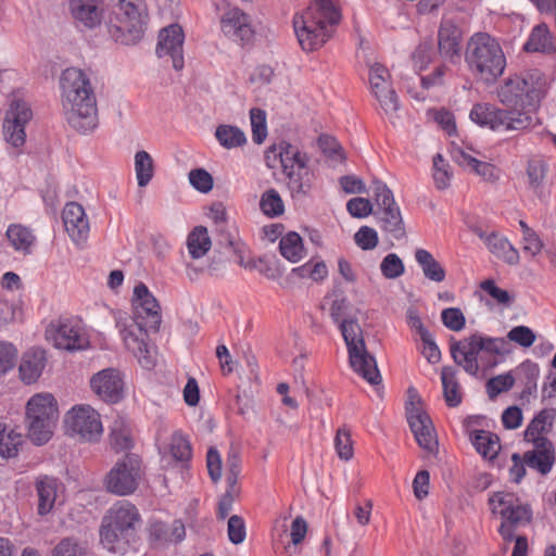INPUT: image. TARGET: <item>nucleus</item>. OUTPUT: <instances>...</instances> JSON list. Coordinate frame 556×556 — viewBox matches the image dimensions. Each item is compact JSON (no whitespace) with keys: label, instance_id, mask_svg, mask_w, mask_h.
<instances>
[{"label":"nucleus","instance_id":"1","mask_svg":"<svg viewBox=\"0 0 556 556\" xmlns=\"http://www.w3.org/2000/svg\"><path fill=\"white\" fill-rule=\"evenodd\" d=\"M134 316L132 324L122 329L126 348L134 353L144 368L154 366L147 343L148 332L160 330L162 314L157 300L149 291L143 282H139L134 289Z\"/></svg>","mask_w":556,"mask_h":556},{"label":"nucleus","instance_id":"2","mask_svg":"<svg viewBox=\"0 0 556 556\" xmlns=\"http://www.w3.org/2000/svg\"><path fill=\"white\" fill-rule=\"evenodd\" d=\"M60 86L64 101L70 105L68 124L81 134L92 131L98 125L97 99L86 73L76 67L62 72Z\"/></svg>","mask_w":556,"mask_h":556},{"label":"nucleus","instance_id":"3","mask_svg":"<svg viewBox=\"0 0 556 556\" xmlns=\"http://www.w3.org/2000/svg\"><path fill=\"white\" fill-rule=\"evenodd\" d=\"M341 21L340 11L331 0H314L302 14L293 18V27L301 48L315 51L333 35V27Z\"/></svg>","mask_w":556,"mask_h":556},{"label":"nucleus","instance_id":"4","mask_svg":"<svg viewBox=\"0 0 556 556\" xmlns=\"http://www.w3.org/2000/svg\"><path fill=\"white\" fill-rule=\"evenodd\" d=\"M465 61L470 73L485 85H493L506 67V56L497 39L481 31L467 41Z\"/></svg>","mask_w":556,"mask_h":556},{"label":"nucleus","instance_id":"5","mask_svg":"<svg viewBox=\"0 0 556 556\" xmlns=\"http://www.w3.org/2000/svg\"><path fill=\"white\" fill-rule=\"evenodd\" d=\"M141 521L137 507L129 501H117L102 518L100 540L113 553H123L134 541L136 526Z\"/></svg>","mask_w":556,"mask_h":556},{"label":"nucleus","instance_id":"6","mask_svg":"<svg viewBox=\"0 0 556 556\" xmlns=\"http://www.w3.org/2000/svg\"><path fill=\"white\" fill-rule=\"evenodd\" d=\"M149 13L146 0H119V12L110 18V36L125 46L139 42L148 28Z\"/></svg>","mask_w":556,"mask_h":556},{"label":"nucleus","instance_id":"7","mask_svg":"<svg viewBox=\"0 0 556 556\" xmlns=\"http://www.w3.org/2000/svg\"><path fill=\"white\" fill-rule=\"evenodd\" d=\"M342 337L348 348L351 367L370 384H378L381 376L376 358L367 351L363 330L355 317L343 318L339 323Z\"/></svg>","mask_w":556,"mask_h":556},{"label":"nucleus","instance_id":"8","mask_svg":"<svg viewBox=\"0 0 556 556\" xmlns=\"http://www.w3.org/2000/svg\"><path fill=\"white\" fill-rule=\"evenodd\" d=\"M59 417L58 403L50 393L35 394L26 405V424L29 439L37 445L47 443Z\"/></svg>","mask_w":556,"mask_h":556},{"label":"nucleus","instance_id":"9","mask_svg":"<svg viewBox=\"0 0 556 556\" xmlns=\"http://www.w3.org/2000/svg\"><path fill=\"white\" fill-rule=\"evenodd\" d=\"M472 122L492 130H523L535 124L536 117L529 112L496 108L490 103H477L470 111Z\"/></svg>","mask_w":556,"mask_h":556},{"label":"nucleus","instance_id":"10","mask_svg":"<svg viewBox=\"0 0 556 556\" xmlns=\"http://www.w3.org/2000/svg\"><path fill=\"white\" fill-rule=\"evenodd\" d=\"M142 476L141 457L136 453H126L106 473L104 485L109 493L127 496L138 489Z\"/></svg>","mask_w":556,"mask_h":556},{"label":"nucleus","instance_id":"11","mask_svg":"<svg viewBox=\"0 0 556 556\" xmlns=\"http://www.w3.org/2000/svg\"><path fill=\"white\" fill-rule=\"evenodd\" d=\"M489 506L493 514H498L504 525L519 528L532 520V509L522 503L514 493L495 492L489 497Z\"/></svg>","mask_w":556,"mask_h":556},{"label":"nucleus","instance_id":"12","mask_svg":"<svg viewBox=\"0 0 556 556\" xmlns=\"http://www.w3.org/2000/svg\"><path fill=\"white\" fill-rule=\"evenodd\" d=\"M65 424L72 434L87 442H98L103 432L100 414L89 405L73 407L65 416Z\"/></svg>","mask_w":556,"mask_h":556},{"label":"nucleus","instance_id":"13","mask_svg":"<svg viewBox=\"0 0 556 556\" xmlns=\"http://www.w3.org/2000/svg\"><path fill=\"white\" fill-rule=\"evenodd\" d=\"M33 113L27 102L20 99L11 101L3 122V135L8 143L15 148L25 143V125Z\"/></svg>","mask_w":556,"mask_h":556},{"label":"nucleus","instance_id":"14","mask_svg":"<svg viewBox=\"0 0 556 556\" xmlns=\"http://www.w3.org/2000/svg\"><path fill=\"white\" fill-rule=\"evenodd\" d=\"M220 28L227 38L242 47L251 45L255 37L251 16L238 7L229 8L222 15Z\"/></svg>","mask_w":556,"mask_h":556},{"label":"nucleus","instance_id":"15","mask_svg":"<svg viewBox=\"0 0 556 556\" xmlns=\"http://www.w3.org/2000/svg\"><path fill=\"white\" fill-rule=\"evenodd\" d=\"M67 7L75 26L79 29L94 30L105 17L104 0H67Z\"/></svg>","mask_w":556,"mask_h":556},{"label":"nucleus","instance_id":"16","mask_svg":"<svg viewBox=\"0 0 556 556\" xmlns=\"http://www.w3.org/2000/svg\"><path fill=\"white\" fill-rule=\"evenodd\" d=\"M407 421L418 445L433 453L438 450V439L432 420L421 408L414 405L412 401L406 407Z\"/></svg>","mask_w":556,"mask_h":556},{"label":"nucleus","instance_id":"17","mask_svg":"<svg viewBox=\"0 0 556 556\" xmlns=\"http://www.w3.org/2000/svg\"><path fill=\"white\" fill-rule=\"evenodd\" d=\"M90 387L105 403L115 404L124 397V380L115 368H105L94 374L90 379Z\"/></svg>","mask_w":556,"mask_h":556},{"label":"nucleus","instance_id":"18","mask_svg":"<svg viewBox=\"0 0 556 556\" xmlns=\"http://www.w3.org/2000/svg\"><path fill=\"white\" fill-rule=\"evenodd\" d=\"M184 40L185 34L182 27L178 24H172L160 30L155 52L159 58L170 56L173 67L180 71L184 67Z\"/></svg>","mask_w":556,"mask_h":556},{"label":"nucleus","instance_id":"19","mask_svg":"<svg viewBox=\"0 0 556 556\" xmlns=\"http://www.w3.org/2000/svg\"><path fill=\"white\" fill-rule=\"evenodd\" d=\"M477 338L478 332L463 340L452 338L450 343L453 361L471 376H477L480 368L478 356L482 352V344Z\"/></svg>","mask_w":556,"mask_h":556},{"label":"nucleus","instance_id":"20","mask_svg":"<svg viewBox=\"0 0 556 556\" xmlns=\"http://www.w3.org/2000/svg\"><path fill=\"white\" fill-rule=\"evenodd\" d=\"M463 31L453 20L442 18L438 31V49L440 55L453 63L462 56Z\"/></svg>","mask_w":556,"mask_h":556},{"label":"nucleus","instance_id":"21","mask_svg":"<svg viewBox=\"0 0 556 556\" xmlns=\"http://www.w3.org/2000/svg\"><path fill=\"white\" fill-rule=\"evenodd\" d=\"M62 219L66 232L75 243L78 244L87 240L89 222L83 205L77 202L67 203L63 210Z\"/></svg>","mask_w":556,"mask_h":556},{"label":"nucleus","instance_id":"22","mask_svg":"<svg viewBox=\"0 0 556 556\" xmlns=\"http://www.w3.org/2000/svg\"><path fill=\"white\" fill-rule=\"evenodd\" d=\"M532 444L534 448L525 453V462L529 468L546 476L555 464V447L549 439H536Z\"/></svg>","mask_w":556,"mask_h":556},{"label":"nucleus","instance_id":"23","mask_svg":"<svg viewBox=\"0 0 556 556\" xmlns=\"http://www.w3.org/2000/svg\"><path fill=\"white\" fill-rule=\"evenodd\" d=\"M475 233L485 243L489 251L497 258L509 265H517L519 263V252L506 237L496 231L486 233L481 228L475 229Z\"/></svg>","mask_w":556,"mask_h":556},{"label":"nucleus","instance_id":"24","mask_svg":"<svg viewBox=\"0 0 556 556\" xmlns=\"http://www.w3.org/2000/svg\"><path fill=\"white\" fill-rule=\"evenodd\" d=\"M516 75L526 93V105L536 109L546 92L547 81L544 73L538 68H532Z\"/></svg>","mask_w":556,"mask_h":556},{"label":"nucleus","instance_id":"25","mask_svg":"<svg viewBox=\"0 0 556 556\" xmlns=\"http://www.w3.org/2000/svg\"><path fill=\"white\" fill-rule=\"evenodd\" d=\"M47 365L46 352L41 349H30L22 356L18 371L21 380L26 384L36 382Z\"/></svg>","mask_w":556,"mask_h":556},{"label":"nucleus","instance_id":"26","mask_svg":"<svg viewBox=\"0 0 556 556\" xmlns=\"http://www.w3.org/2000/svg\"><path fill=\"white\" fill-rule=\"evenodd\" d=\"M61 486L62 483L54 477L40 476L36 479L35 488L38 495V515L46 516L51 513Z\"/></svg>","mask_w":556,"mask_h":556},{"label":"nucleus","instance_id":"27","mask_svg":"<svg viewBox=\"0 0 556 556\" xmlns=\"http://www.w3.org/2000/svg\"><path fill=\"white\" fill-rule=\"evenodd\" d=\"M54 340L56 348L67 351L83 350L89 343L81 328L71 321L59 325Z\"/></svg>","mask_w":556,"mask_h":556},{"label":"nucleus","instance_id":"28","mask_svg":"<svg viewBox=\"0 0 556 556\" xmlns=\"http://www.w3.org/2000/svg\"><path fill=\"white\" fill-rule=\"evenodd\" d=\"M522 88L523 87H521L519 78L515 74L508 77L501 86L498 90V98L503 104L507 106L521 108V110H518L519 112H529L535 117L533 113L535 109L526 105V93Z\"/></svg>","mask_w":556,"mask_h":556},{"label":"nucleus","instance_id":"29","mask_svg":"<svg viewBox=\"0 0 556 556\" xmlns=\"http://www.w3.org/2000/svg\"><path fill=\"white\" fill-rule=\"evenodd\" d=\"M523 50L547 55L556 53L554 35L545 23H540L532 28L528 40L523 45Z\"/></svg>","mask_w":556,"mask_h":556},{"label":"nucleus","instance_id":"30","mask_svg":"<svg viewBox=\"0 0 556 556\" xmlns=\"http://www.w3.org/2000/svg\"><path fill=\"white\" fill-rule=\"evenodd\" d=\"M372 214L380 229L391 239L402 240L406 237L405 224L399 206L386 208L384 211H375Z\"/></svg>","mask_w":556,"mask_h":556},{"label":"nucleus","instance_id":"31","mask_svg":"<svg viewBox=\"0 0 556 556\" xmlns=\"http://www.w3.org/2000/svg\"><path fill=\"white\" fill-rule=\"evenodd\" d=\"M453 159L459 166L471 168L485 181L494 182L498 179V170L493 164L479 161L460 149L453 151Z\"/></svg>","mask_w":556,"mask_h":556},{"label":"nucleus","instance_id":"32","mask_svg":"<svg viewBox=\"0 0 556 556\" xmlns=\"http://www.w3.org/2000/svg\"><path fill=\"white\" fill-rule=\"evenodd\" d=\"M555 417V408H544L540 410L527 426L525 430V440L527 442L535 443L536 439H547L543 434L549 431Z\"/></svg>","mask_w":556,"mask_h":556},{"label":"nucleus","instance_id":"33","mask_svg":"<svg viewBox=\"0 0 556 556\" xmlns=\"http://www.w3.org/2000/svg\"><path fill=\"white\" fill-rule=\"evenodd\" d=\"M470 442L483 458L494 459L501 450L498 437L490 431L473 430Z\"/></svg>","mask_w":556,"mask_h":556},{"label":"nucleus","instance_id":"34","mask_svg":"<svg viewBox=\"0 0 556 556\" xmlns=\"http://www.w3.org/2000/svg\"><path fill=\"white\" fill-rule=\"evenodd\" d=\"M456 375L457 369L452 366H444L441 369L443 396L448 407H457L463 400Z\"/></svg>","mask_w":556,"mask_h":556},{"label":"nucleus","instance_id":"35","mask_svg":"<svg viewBox=\"0 0 556 556\" xmlns=\"http://www.w3.org/2000/svg\"><path fill=\"white\" fill-rule=\"evenodd\" d=\"M415 260L428 280L438 283L445 280L446 271L444 267L428 250L417 249L415 251Z\"/></svg>","mask_w":556,"mask_h":556},{"label":"nucleus","instance_id":"36","mask_svg":"<svg viewBox=\"0 0 556 556\" xmlns=\"http://www.w3.org/2000/svg\"><path fill=\"white\" fill-rule=\"evenodd\" d=\"M212 240L207 228L195 226L187 237V249L193 260L203 257L211 249Z\"/></svg>","mask_w":556,"mask_h":556},{"label":"nucleus","instance_id":"37","mask_svg":"<svg viewBox=\"0 0 556 556\" xmlns=\"http://www.w3.org/2000/svg\"><path fill=\"white\" fill-rule=\"evenodd\" d=\"M308 162H305V168H294L285 173L289 178L288 187L292 195H306L313 187L314 174L308 169Z\"/></svg>","mask_w":556,"mask_h":556},{"label":"nucleus","instance_id":"38","mask_svg":"<svg viewBox=\"0 0 556 556\" xmlns=\"http://www.w3.org/2000/svg\"><path fill=\"white\" fill-rule=\"evenodd\" d=\"M519 375L521 376L520 379L521 382L523 383V389L520 393V399L528 401L530 396L536 394V380L540 375L539 365L530 359H527L520 364Z\"/></svg>","mask_w":556,"mask_h":556},{"label":"nucleus","instance_id":"39","mask_svg":"<svg viewBox=\"0 0 556 556\" xmlns=\"http://www.w3.org/2000/svg\"><path fill=\"white\" fill-rule=\"evenodd\" d=\"M23 443L22 434L0 421V456L3 458L15 457L18 447Z\"/></svg>","mask_w":556,"mask_h":556},{"label":"nucleus","instance_id":"40","mask_svg":"<svg viewBox=\"0 0 556 556\" xmlns=\"http://www.w3.org/2000/svg\"><path fill=\"white\" fill-rule=\"evenodd\" d=\"M215 137L225 149L242 147L247 143L245 134L237 126L219 125L216 128Z\"/></svg>","mask_w":556,"mask_h":556},{"label":"nucleus","instance_id":"41","mask_svg":"<svg viewBox=\"0 0 556 556\" xmlns=\"http://www.w3.org/2000/svg\"><path fill=\"white\" fill-rule=\"evenodd\" d=\"M279 150L282 154L280 165L282 167L283 174L294 168L295 166L299 168H305V162H308L309 159L305 153L302 154L298 148L293 147L287 141H280Z\"/></svg>","mask_w":556,"mask_h":556},{"label":"nucleus","instance_id":"42","mask_svg":"<svg viewBox=\"0 0 556 556\" xmlns=\"http://www.w3.org/2000/svg\"><path fill=\"white\" fill-rule=\"evenodd\" d=\"M7 238L11 245L23 253H29L30 248L35 242V236L31 231L21 225H11L7 230Z\"/></svg>","mask_w":556,"mask_h":556},{"label":"nucleus","instance_id":"43","mask_svg":"<svg viewBox=\"0 0 556 556\" xmlns=\"http://www.w3.org/2000/svg\"><path fill=\"white\" fill-rule=\"evenodd\" d=\"M279 251L281 255L292 263L299 262L303 256V242L298 232L290 231L280 239Z\"/></svg>","mask_w":556,"mask_h":556},{"label":"nucleus","instance_id":"44","mask_svg":"<svg viewBox=\"0 0 556 556\" xmlns=\"http://www.w3.org/2000/svg\"><path fill=\"white\" fill-rule=\"evenodd\" d=\"M260 208L264 215L270 218H275L283 214L285 204L276 189L270 188L261 195Z\"/></svg>","mask_w":556,"mask_h":556},{"label":"nucleus","instance_id":"45","mask_svg":"<svg viewBox=\"0 0 556 556\" xmlns=\"http://www.w3.org/2000/svg\"><path fill=\"white\" fill-rule=\"evenodd\" d=\"M135 169L138 185L140 187L147 186L154 173L153 159L147 151H138L135 154Z\"/></svg>","mask_w":556,"mask_h":556},{"label":"nucleus","instance_id":"46","mask_svg":"<svg viewBox=\"0 0 556 556\" xmlns=\"http://www.w3.org/2000/svg\"><path fill=\"white\" fill-rule=\"evenodd\" d=\"M169 453L176 462L189 463L192 457V448L189 440L180 432L172 435Z\"/></svg>","mask_w":556,"mask_h":556},{"label":"nucleus","instance_id":"47","mask_svg":"<svg viewBox=\"0 0 556 556\" xmlns=\"http://www.w3.org/2000/svg\"><path fill=\"white\" fill-rule=\"evenodd\" d=\"M371 91L386 114L394 113L399 110V97L390 83L387 84V88L378 87V89H371Z\"/></svg>","mask_w":556,"mask_h":556},{"label":"nucleus","instance_id":"48","mask_svg":"<svg viewBox=\"0 0 556 556\" xmlns=\"http://www.w3.org/2000/svg\"><path fill=\"white\" fill-rule=\"evenodd\" d=\"M371 188L377 204L376 211H384L386 208H393L397 206L393 192L383 181L374 180Z\"/></svg>","mask_w":556,"mask_h":556},{"label":"nucleus","instance_id":"49","mask_svg":"<svg viewBox=\"0 0 556 556\" xmlns=\"http://www.w3.org/2000/svg\"><path fill=\"white\" fill-rule=\"evenodd\" d=\"M85 554L86 547L73 536L62 539L51 552V556H85Z\"/></svg>","mask_w":556,"mask_h":556},{"label":"nucleus","instance_id":"50","mask_svg":"<svg viewBox=\"0 0 556 556\" xmlns=\"http://www.w3.org/2000/svg\"><path fill=\"white\" fill-rule=\"evenodd\" d=\"M515 383L511 374H503L495 376L486 382V393L491 400H494L500 393L509 391Z\"/></svg>","mask_w":556,"mask_h":556},{"label":"nucleus","instance_id":"51","mask_svg":"<svg viewBox=\"0 0 556 556\" xmlns=\"http://www.w3.org/2000/svg\"><path fill=\"white\" fill-rule=\"evenodd\" d=\"M252 138L257 144H261L267 136L266 114L261 109H252L250 111Z\"/></svg>","mask_w":556,"mask_h":556},{"label":"nucleus","instance_id":"52","mask_svg":"<svg viewBox=\"0 0 556 556\" xmlns=\"http://www.w3.org/2000/svg\"><path fill=\"white\" fill-rule=\"evenodd\" d=\"M451 174L448 173V164L442 154L437 153L433 156V180L435 187L440 190L446 189L450 185Z\"/></svg>","mask_w":556,"mask_h":556},{"label":"nucleus","instance_id":"53","mask_svg":"<svg viewBox=\"0 0 556 556\" xmlns=\"http://www.w3.org/2000/svg\"><path fill=\"white\" fill-rule=\"evenodd\" d=\"M334 446L341 459L349 460L353 457L351 432L348 428H339L334 438Z\"/></svg>","mask_w":556,"mask_h":556},{"label":"nucleus","instance_id":"54","mask_svg":"<svg viewBox=\"0 0 556 556\" xmlns=\"http://www.w3.org/2000/svg\"><path fill=\"white\" fill-rule=\"evenodd\" d=\"M318 147L327 157L341 162L345 159L342 147L337 139L330 135H320L318 138Z\"/></svg>","mask_w":556,"mask_h":556},{"label":"nucleus","instance_id":"55","mask_svg":"<svg viewBox=\"0 0 556 556\" xmlns=\"http://www.w3.org/2000/svg\"><path fill=\"white\" fill-rule=\"evenodd\" d=\"M189 181L195 190L202 193L210 192L214 185L212 175L204 168L191 169L189 172Z\"/></svg>","mask_w":556,"mask_h":556},{"label":"nucleus","instance_id":"56","mask_svg":"<svg viewBox=\"0 0 556 556\" xmlns=\"http://www.w3.org/2000/svg\"><path fill=\"white\" fill-rule=\"evenodd\" d=\"M382 275L388 279H395L404 274L402 260L394 253L388 254L380 264Z\"/></svg>","mask_w":556,"mask_h":556},{"label":"nucleus","instance_id":"57","mask_svg":"<svg viewBox=\"0 0 556 556\" xmlns=\"http://www.w3.org/2000/svg\"><path fill=\"white\" fill-rule=\"evenodd\" d=\"M110 442L116 453L129 451L132 447V438L126 428L114 427L110 434Z\"/></svg>","mask_w":556,"mask_h":556},{"label":"nucleus","instance_id":"58","mask_svg":"<svg viewBox=\"0 0 556 556\" xmlns=\"http://www.w3.org/2000/svg\"><path fill=\"white\" fill-rule=\"evenodd\" d=\"M441 319L443 325L452 331H460L466 324V318L457 307H448L442 311Z\"/></svg>","mask_w":556,"mask_h":556},{"label":"nucleus","instance_id":"59","mask_svg":"<svg viewBox=\"0 0 556 556\" xmlns=\"http://www.w3.org/2000/svg\"><path fill=\"white\" fill-rule=\"evenodd\" d=\"M507 338L522 348H530L536 339L535 333L527 326L511 328L507 333Z\"/></svg>","mask_w":556,"mask_h":556},{"label":"nucleus","instance_id":"60","mask_svg":"<svg viewBox=\"0 0 556 556\" xmlns=\"http://www.w3.org/2000/svg\"><path fill=\"white\" fill-rule=\"evenodd\" d=\"M354 240L365 251L375 249L379 241L377 231L368 226H362L354 235Z\"/></svg>","mask_w":556,"mask_h":556},{"label":"nucleus","instance_id":"61","mask_svg":"<svg viewBox=\"0 0 556 556\" xmlns=\"http://www.w3.org/2000/svg\"><path fill=\"white\" fill-rule=\"evenodd\" d=\"M17 359V350L12 343L0 342V375L11 370Z\"/></svg>","mask_w":556,"mask_h":556},{"label":"nucleus","instance_id":"62","mask_svg":"<svg viewBox=\"0 0 556 556\" xmlns=\"http://www.w3.org/2000/svg\"><path fill=\"white\" fill-rule=\"evenodd\" d=\"M228 538L232 544H240L245 539V523L242 517L232 515L228 519Z\"/></svg>","mask_w":556,"mask_h":556},{"label":"nucleus","instance_id":"63","mask_svg":"<svg viewBox=\"0 0 556 556\" xmlns=\"http://www.w3.org/2000/svg\"><path fill=\"white\" fill-rule=\"evenodd\" d=\"M480 288L486 292L492 299L496 300L500 304L510 305L513 298L508 291L497 287L492 279H486L480 283Z\"/></svg>","mask_w":556,"mask_h":556},{"label":"nucleus","instance_id":"64","mask_svg":"<svg viewBox=\"0 0 556 556\" xmlns=\"http://www.w3.org/2000/svg\"><path fill=\"white\" fill-rule=\"evenodd\" d=\"M433 47L430 41L421 42L413 53V61L416 67L424 70L432 60Z\"/></svg>","mask_w":556,"mask_h":556}]
</instances>
